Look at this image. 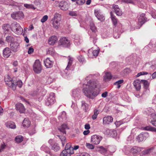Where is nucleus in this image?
<instances>
[{
    "instance_id": "9",
    "label": "nucleus",
    "mask_w": 156,
    "mask_h": 156,
    "mask_svg": "<svg viewBox=\"0 0 156 156\" xmlns=\"http://www.w3.org/2000/svg\"><path fill=\"white\" fill-rule=\"evenodd\" d=\"M11 50L14 52H17L20 48L19 44L17 42H12L10 45Z\"/></svg>"
},
{
    "instance_id": "26",
    "label": "nucleus",
    "mask_w": 156,
    "mask_h": 156,
    "mask_svg": "<svg viewBox=\"0 0 156 156\" xmlns=\"http://www.w3.org/2000/svg\"><path fill=\"white\" fill-rule=\"evenodd\" d=\"M153 150V148H150L147 150L143 151L140 153V155L144 156L150 154L152 152Z\"/></svg>"
},
{
    "instance_id": "54",
    "label": "nucleus",
    "mask_w": 156,
    "mask_h": 156,
    "mask_svg": "<svg viewBox=\"0 0 156 156\" xmlns=\"http://www.w3.org/2000/svg\"><path fill=\"white\" fill-rule=\"evenodd\" d=\"M48 19V16L47 15L44 16L41 20V22L43 23L45 22Z\"/></svg>"
},
{
    "instance_id": "22",
    "label": "nucleus",
    "mask_w": 156,
    "mask_h": 156,
    "mask_svg": "<svg viewBox=\"0 0 156 156\" xmlns=\"http://www.w3.org/2000/svg\"><path fill=\"white\" fill-rule=\"evenodd\" d=\"M57 37L56 36H53L49 39L48 43L49 44L53 45L57 42Z\"/></svg>"
},
{
    "instance_id": "10",
    "label": "nucleus",
    "mask_w": 156,
    "mask_h": 156,
    "mask_svg": "<svg viewBox=\"0 0 156 156\" xmlns=\"http://www.w3.org/2000/svg\"><path fill=\"white\" fill-rule=\"evenodd\" d=\"M24 15L21 11L14 12L11 15V17L14 19L18 20L23 18Z\"/></svg>"
},
{
    "instance_id": "51",
    "label": "nucleus",
    "mask_w": 156,
    "mask_h": 156,
    "mask_svg": "<svg viewBox=\"0 0 156 156\" xmlns=\"http://www.w3.org/2000/svg\"><path fill=\"white\" fill-rule=\"evenodd\" d=\"M147 74H148V73L147 72L143 71L138 73L136 75V77H138L141 75H147Z\"/></svg>"
},
{
    "instance_id": "25",
    "label": "nucleus",
    "mask_w": 156,
    "mask_h": 156,
    "mask_svg": "<svg viewBox=\"0 0 156 156\" xmlns=\"http://www.w3.org/2000/svg\"><path fill=\"white\" fill-rule=\"evenodd\" d=\"M110 14L111 15V18L112 23L116 27L117 24V23L118 22V20L116 18L115 16H114L112 12H110Z\"/></svg>"
},
{
    "instance_id": "2",
    "label": "nucleus",
    "mask_w": 156,
    "mask_h": 156,
    "mask_svg": "<svg viewBox=\"0 0 156 156\" xmlns=\"http://www.w3.org/2000/svg\"><path fill=\"white\" fill-rule=\"evenodd\" d=\"M71 44L70 40L66 37H61L58 41V46L59 47L69 48Z\"/></svg>"
},
{
    "instance_id": "52",
    "label": "nucleus",
    "mask_w": 156,
    "mask_h": 156,
    "mask_svg": "<svg viewBox=\"0 0 156 156\" xmlns=\"http://www.w3.org/2000/svg\"><path fill=\"white\" fill-rule=\"evenodd\" d=\"M85 1L83 0H77L76 2V3L79 5H82L83 4Z\"/></svg>"
},
{
    "instance_id": "17",
    "label": "nucleus",
    "mask_w": 156,
    "mask_h": 156,
    "mask_svg": "<svg viewBox=\"0 0 156 156\" xmlns=\"http://www.w3.org/2000/svg\"><path fill=\"white\" fill-rule=\"evenodd\" d=\"M103 120L104 124H108L113 121V119L111 116H107L104 117L103 118Z\"/></svg>"
},
{
    "instance_id": "63",
    "label": "nucleus",
    "mask_w": 156,
    "mask_h": 156,
    "mask_svg": "<svg viewBox=\"0 0 156 156\" xmlns=\"http://www.w3.org/2000/svg\"><path fill=\"white\" fill-rule=\"evenodd\" d=\"M85 128L87 129L88 130L90 128V126L89 124H86L84 126Z\"/></svg>"
},
{
    "instance_id": "6",
    "label": "nucleus",
    "mask_w": 156,
    "mask_h": 156,
    "mask_svg": "<svg viewBox=\"0 0 156 156\" xmlns=\"http://www.w3.org/2000/svg\"><path fill=\"white\" fill-rule=\"evenodd\" d=\"M42 66L39 60H36L33 66V70L36 73H40L42 70Z\"/></svg>"
},
{
    "instance_id": "56",
    "label": "nucleus",
    "mask_w": 156,
    "mask_h": 156,
    "mask_svg": "<svg viewBox=\"0 0 156 156\" xmlns=\"http://www.w3.org/2000/svg\"><path fill=\"white\" fill-rule=\"evenodd\" d=\"M34 51V49L32 47H31L29 48L28 51V53L29 54H31Z\"/></svg>"
},
{
    "instance_id": "62",
    "label": "nucleus",
    "mask_w": 156,
    "mask_h": 156,
    "mask_svg": "<svg viewBox=\"0 0 156 156\" xmlns=\"http://www.w3.org/2000/svg\"><path fill=\"white\" fill-rule=\"evenodd\" d=\"M107 94L108 92L107 91H105L102 94L101 96L103 98H105L107 96Z\"/></svg>"
},
{
    "instance_id": "57",
    "label": "nucleus",
    "mask_w": 156,
    "mask_h": 156,
    "mask_svg": "<svg viewBox=\"0 0 156 156\" xmlns=\"http://www.w3.org/2000/svg\"><path fill=\"white\" fill-rule=\"evenodd\" d=\"M98 53L99 51L98 50H94L92 52L93 55L95 56H97L98 55Z\"/></svg>"
},
{
    "instance_id": "5",
    "label": "nucleus",
    "mask_w": 156,
    "mask_h": 156,
    "mask_svg": "<svg viewBox=\"0 0 156 156\" xmlns=\"http://www.w3.org/2000/svg\"><path fill=\"white\" fill-rule=\"evenodd\" d=\"M4 80L6 84L9 87H11L13 90H15V85L14 84V80H12L9 75L5 76Z\"/></svg>"
},
{
    "instance_id": "49",
    "label": "nucleus",
    "mask_w": 156,
    "mask_h": 156,
    "mask_svg": "<svg viewBox=\"0 0 156 156\" xmlns=\"http://www.w3.org/2000/svg\"><path fill=\"white\" fill-rule=\"evenodd\" d=\"M69 14L72 16H77V12L76 11H70L69 12Z\"/></svg>"
},
{
    "instance_id": "46",
    "label": "nucleus",
    "mask_w": 156,
    "mask_h": 156,
    "mask_svg": "<svg viewBox=\"0 0 156 156\" xmlns=\"http://www.w3.org/2000/svg\"><path fill=\"white\" fill-rule=\"evenodd\" d=\"M78 59L80 62L83 63L85 62V60L83 56L80 55L78 57Z\"/></svg>"
},
{
    "instance_id": "38",
    "label": "nucleus",
    "mask_w": 156,
    "mask_h": 156,
    "mask_svg": "<svg viewBox=\"0 0 156 156\" xmlns=\"http://www.w3.org/2000/svg\"><path fill=\"white\" fill-rule=\"evenodd\" d=\"M9 26L8 24H3L2 26V29L3 32L5 34L8 33L9 30Z\"/></svg>"
},
{
    "instance_id": "31",
    "label": "nucleus",
    "mask_w": 156,
    "mask_h": 156,
    "mask_svg": "<svg viewBox=\"0 0 156 156\" xmlns=\"http://www.w3.org/2000/svg\"><path fill=\"white\" fill-rule=\"evenodd\" d=\"M60 148L58 144L54 143L51 145V149L55 151H57L60 150Z\"/></svg>"
},
{
    "instance_id": "48",
    "label": "nucleus",
    "mask_w": 156,
    "mask_h": 156,
    "mask_svg": "<svg viewBox=\"0 0 156 156\" xmlns=\"http://www.w3.org/2000/svg\"><path fill=\"white\" fill-rule=\"evenodd\" d=\"M86 146L89 149H93L94 148V146L91 144L87 143L86 144Z\"/></svg>"
},
{
    "instance_id": "36",
    "label": "nucleus",
    "mask_w": 156,
    "mask_h": 156,
    "mask_svg": "<svg viewBox=\"0 0 156 156\" xmlns=\"http://www.w3.org/2000/svg\"><path fill=\"white\" fill-rule=\"evenodd\" d=\"M144 130L156 132V128L151 126H147L143 128Z\"/></svg>"
},
{
    "instance_id": "55",
    "label": "nucleus",
    "mask_w": 156,
    "mask_h": 156,
    "mask_svg": "<svg viewBox=\"0 0 156 156\" xmlns=\"http://www.w3.org/2000/svg\"><path fill=\"white\" fill-rule=\"evenodd\" d=\"M143 81V80H141V81ZM144 87L146 88H147L149 86L147 80H144Z\"/></svg>"
},
{
    "instance_id": "19",
    "label": "nucleus",
    "mask_w": 156,
    "mask_h": 156,
    "mask_svg": "<svg viewBox=\"0 0 156 156\" xmlns=\"http://www.w3.org/2000/svg\"><path fill=\"white\" fill-rule=\"evenodd\" d=\"M41 150L48 154L50 156H52V154L50 149L45 145H43L41 148Z\"/></svg>"
},
{
    "instance_id": "1",
    "label": "nucleus",
    "mask_w": 156,
    "mask_h": 156,
    "mask_svg": "<svg viewBox=\"0 0 156 156\" xmlns=\"http://www.w3.org/2000/svg\"><path fill=\"white\" fill-rule=\"evenodd\" d=\"M83 85V92L87 97L93 99L94 97L97 96L100 91L101 85L97 80H90L87 84Z\"/></svg>"
},
{
    "instance_id": "16",
    "label": "nucleus",
    "mask_w": 156,
    "mask_h": 156,
    "mask_svg": "<svg viewBox=\"0 0 156 156\" xmlns=\"http://www.w3.org/2000/svg\"><path fill=\"white\" fill-rule=\"evenodd\" d=\"M133 85L137 91H139L141 88V81L138 79L135 80L133 82Z\"/></svg>"
},
{
    "instance_id": "45",
    "label": "nucleus",
    "mask_w": 156,
    "mask_h": 156,
    "mask_svg": "<svg viewBox=\"0 0 156 156\" xmlns=\"http://www.w3.org/2000/svg\"><path fill=\"white\" fill-rule=\"evenodd\" d=\"M24 6L27 8L32 9L34 10L35 9V8L32 4H24Z\"/></svg>"
},
{
    "instance_id": "8",
    "label": "nucleus",
    "mask_w": 156,
    "mask_h": 156,
    "mask_svg": "<svg viewBox=\"0 0 156 156\" xmlns=\"http://www.w3.org/2000/svg\"><path fill=\"white\" fill-rule=\"evenodd\" d=\"M102 139V137L98 135H95L91 137V142L94 144H98Z\"/></svg>"
},
{
    "instance_id": "3",
    "label": "nucleus",
    "mask_w": 156,
    "mask_h": 156,
    "mask_svg": "<svg viewBox=\"0 0 156 156\" xmlns=\"http://www.w3.org/2000/svg\"><path fill=\"white\" fill-rule=\"evenodd\" d=\"M12 30L16 34H21L23 33V29L19 24L16 22H14L11 25Z\"/></svg>"
},
{
    "instance_id": "37",
    "label": "nucleus",
    "mask_w": 156,
    "mask_h": 156,
    "mask_svg": "<svg viewBox=\"0 0 156 156\" xmlns=\"http://www.w3.org/2000/svg\"><path fill=\"white\" fill-rule=\"evenodd\" d=\"M80 91L79 90H74L73 91L72 95L75 98H78L80 95Z\"/></svg>"
},
{
    "instance_id": "11",
    "label": "nucleus",
    "mask_w": 156,
    "mask_h": 156,
    "mask_svg": "<svg viewBox=\"0 0 156 156\" xmlns=\"http://www.w3.org/2000/svg\"><path fill=\"white\" fill-rule=\"evenodd\" d=\"M60 15L58 13H55L54 16V20L53 22V26L56 29L58 28L59 26L60 20L57 19V18L60 17Z\"/></svg>"
},
{
    "instance_id": "64",
    "label": "nucleus",
    "mask_w": 156,
    "mask_h": 156,
    "mask_svg": "<svg viewBox=\"0 0 156 156\" xmlns=\"http://www.w3.org/2000/svg\"><path fill=\"white\" fill-rule=\"evenodd\" d=\"M152 16L153 18H156V11L152 13Z\"/></svg>"
},
{
    "instance_id": "14",
    "label": "nucleus",
    "mask_w": 156,
    "mask_h": 156,
    "mask_svg": "<svg viewBox=\"0 0 156 156\" xmlns=\"http://www.w3.org/2000/svg\"><path fill=\"white\" fill-rule=\"evenodd\" d=\"M16 110L21 113H23L25 112V109L23 105L21 103L17 104L16 105Z\"/></svg>"
},
{
    "instance_id": "28",
    "label": "nucleus",
    "mask_w": 156,
    "mask_h": 156,
    "mask_svg": "<svg viewBox=\"0 0 156 156\" xmlns=\"http://www.w3.org/2000/svg\"><path fill=\"white\" fill-rule=\"evenodd\" d=\"M74 152L72 153L69 150L67 151L63 150L60 154V156H71V154H73Z\"/></svg>"
},
{
    "instance_id": "12",
    "label": "nucleus",
    "mask_w": 156,
    "mask_h": 156,
    "mask_svg": "<svg viewBox=\"0 0 156 156\" xmlns=\"http://www.w3.org/2000/svg\"><path fill=\"white\" fill-rule=\"evenodd\" d=\"M145 15L144 13L140 14L138 17V24L141 27L146 21L147 18L145 16Z\"/></svg>"
},
{
    "instance_id": "24",
    "label": "nucleus",
    "mask_w": 156,
    "mask_h": 156,
    "mask_svg": "<svg viewBox=\"0 0 156 156\" xmlns=\"http://www.w3.org/2000/svg\"><path fill=\"white\" fill-rule=\"evenodd\" d=\"M99 11L98 9H95L94 10V12L95 16L97 17V19L101 21L104 20L105 18L102 14H101L99 16L98 15V14L99 13Z\"/></svg>"
},
{
    "instance_id": "23",
    "label": "nucleus",
    "mask_w": 156,
    "mask_h": 156,
    "mask_svg": "<svg viewBox=\"0 0 156 156\" xmlns=\"http://www.w3.org/2000/svg\"><path fill=\"white\" fill-rule=\"evenodd\" d=\"M141 148L137 147H134L130 149V152L134 155L139 153L141 151Z\"/></svg>"
},
{
    "instance_id": "43",
    "label": "nucleus",
    "mask_w": 156,
    "mask_h": 156,
    "mask_svg": "<svg viewBox=\"0 0 156 156\" xmlns=\"http://www.w3.org/2000/svg\"><path fill=\"white\" fill-rule=\"evenodd\" d=\"M112 77V76L110 73L107 72L105 73V75L104 76V79H108V80H111Z\"/></svg>"
},
{
    "instance_id": "58",
    "label": "nucleus",
    "mask_w": 156,
    "mask_h": 156,
    "mask_svg": "<svg viewBox=\"0 0 156 156\" xmlns=\"http://www.w3.org/2000/svg\"><path fill=\"white\" fill-rule=\"evenodd\" d=\"M58 136L61 140V141H65L66 140V137L64 136L58 135Z\"/></svg>"
},
{
    "instance_id": "44",
    "label": "nucleus",
    "mask_w": 156,
    "mask_h": 156,
    "mask_svg": "<svg viewBox=\"0 0 156 156\" xmlns=\"http://www.w3.org/2000/svg\"><path fill=\"white\" fill-rule=\"evenodd\" d=\"M6 41L8 42H12L14 41L13 37L11 36H8L6 37Z\"/></svg>"
},
{
    "instance_id": "32",
    "label": "nucleus",
    "mask_w": 156,
    "mask_h": 156,
    "mask_svg": "<svg viewBox=\"0 0 156 156\" xmlns=\"http://www.w3.org/2000/svg\"><path fill=\"white\" fill-rule=\"evenodd\" d=\"M68 58L69 62H68V65L66 69L67 70L70 69V68L71 66L73 63V58L70 56H69Z\"/></svg>"
},
{
    "instance_id": "4",
    "label": "nucleus",
    "mask_w": 156,
    "mask_h": 156,
    "mask_svg": "<svg viewBox=\"0 0 156 156\" xmlns=\"http://www.w3.org/2000/svg\"><path fill=\"white\" fill-rule=\"evenodd\" d=\"M90 30L92 32V34H91L90 37L93 39V43L94 44L96 42L97 38L96 37L97 35L96 34L97 32V30L96 27L95 26L94 24L92 21H91L90 23Z\"/></svg>"
},
{
    "instance_id": "7",
    "label": "nucleus",
    "mask_w": 156,
    "mask_h": 156,
    "mask_svg": "<svg viewBox=\"0 0 156 156\" xmlns=\"http://www.w3.org/2000/svg\"><path fill=\"white\" fill-rule=\"evenodd\" d=\"M55 93H51L50 94L49 96L46 101L45 103L46 105L49 106L50 105L53 104L55 101Z\"/></svg>"
},
{
    "instance_id": "47",
    "label": "nucleus",
    "mask_w": 156,
    "mask_h": 156,
    "mask_svg": "<svg viewBox=\"0 0 156 156\" xmlns=\"http://www.w3.org/2000/svg\"><path fill=\"white\" fill-rule=\"evenodd\" d=\"M54 49L52 48H49L48 51L47 52V54H50L51 55H53L54 53Z\"/></svg>"
},
{
    "instance_id": "42",
    "label": "nucleus",
    "mask_w": 156,
    "mask_h": 156,
    "mask_svg": "<svg viewBox=\"0 0 156 156\" xmlns=\"http://www.w3.org/2000/svg\"><path fill=\"white\" fill-rule=\"evenodd\" d=\"M16 141L17 143H20L23 140V137L21 136H18L15 138Z\"/></svg>"
},
{
    "instance_id": "35",
    "label": "nucleus",
    "mask_w": 156,
    "mask_h": 156,
    "mask_svg": "<svg viewBox=\"0 0 156 156\" xmlns=\"http://www.w3.org/2000/svg\"><path fill=\"white\" fill-rule=\"evenodd\" d=\"M69 150L70 151H71L72 153L74 152L73 148L71 146V144L68 143L66 144L65 147V149L64 150L67 151Z\"/></svg>"
},
{
    "instance_id": "39",
    "label": "nucleus",
    "mask_w": 156,
    "mask_h": 156,
    "mask_svg": "<svg viewBox=\"0 0 156 156\" xmlns=\"http://www.w3.org/2000/svg\"><path fill=\"white\" fill-rule=\"evenodd\" d=\"M14 84L15 85V90L16 89V87L18 86L19 87H21L22 86L23 83L21 80H18L17 81L14 80Z\"/></svg>"
},
{
    "instance_id": "20",
    "label": "nucleus",
    "mask_w": 156,
    "mask_h": 156,
    "mask_svg": "<svg viewBox=\"0 0 156 156\" xmlns=\"http://www.w3.org/2000/svg\"><path fill=\"white\" fill-rule=\"evenodd\" d=\"M11 51L9 48H6L3 50V56L5 58H8L11 54Z\"/></svg>"
},
{
    "instance_id": "34",
    "label": "nucleus",
    "mask_w": 156,
    "mask_h": 156,
    "mask_svg": "<svg viewBox=\"0 0 156 156\" xmlns=\"http://www.w3.org/2000/svg\"><path fill=\"white\" fill-rule=\"evenodd\" d=\"M68 129L67 126L66 124L62 125L60 127L58 128V129L63 133H66V129Z\"/></svg>"
},
{
    "instance_id": "27",
    "label": "nucleus",
    "mask_w": 156,
    "mask_h": 156,
    "mask_svg": "<svg viewBox=\"0 0 156 156\" xmlns=\"http://www.w3.org/2000/svg\"><path fill=\"white\" fill-rule=\"evenodd\" d=\"M81 108L85 112H87L89 109V105L85 101H81Z\"/></svg>"
},
{
    "instance_id": "13",
    "label": "nucleus",
    "mask_w": 156,
    "mask_h": 156,
    "mask_svg": "<svg viewBox=\"0 0 156 156\" xmlns=\"http://www.w3.org/2000/svg\"><path fill=\"white\" fill-rule=\"evenodd\" d=\"M148 136L149 134L147 132H143L140 134L136 138L138 142H140L145 140Z\"/></svg>"
},
{
    "instance_id": "61",
    "label": "nucleus",
    "mask_w": 156,
    "mask_h": 156,
    "mask_svg": "<svg viewBox=\"0 0 156 156\" xmlns=\"http://www.w3.org/2000/svg\"><path fill=\"white\" fill-rule=\"evenodd\" d=\"M0 3L2 4L4 3L7 4L8 3V0H0Z\"/></svg>"
},
{
    "instance_id": "15",
    "label": "nucleus",
    "mask_w": 156,
    "mask_h": 156,
    "mask_svg": "<svg viewBox=\"0 0 156 156\" xmlns=\"http://www.w3.org/2000/svg\"><path fill=\"white\" fill-rule=\"evenodd\" d=\"M44 62L45 66L47 68H51L52 67L53 62L50 60L49 58H47Z\"/></svg>"
},
{
    "instance_id": "18",
    "label": "nucleus",
    "mask_w": 156,
    "mask_h": 156,
    "mask_svg": "<svg viewBox=\"0 0 156 156\" xmlns=\"http://www.w3.org/2000/svg\"><path fill=\"white\" fill-rule=\"evenodd\" d=\"M112 8L115 10V13L117 16H121L122 15V12L121 10L119 8L118 5H113Z\"/></svg>"
},
{
    "instance_id": "50",
    "label": "nucleus",
    "mask_w": 156,
    "mask_h": 156,
    "mask_svg": "<svg viewBox=\"0 0 156 156\" xmlns=\"http://www.w3.org/2000/svg\"><path fill=\"white\" fill-rule=\"evenodd\" d=\"M99 151L101 153L103 154L107 151V150L103 147L101 146L100 147Z\"/></svg>"
},
{
    "instance_id": "53",
    "label": "nucleus",
    "mask_w": 156,
    "mask_h": 156,
    "mask_svg": "<svg viewBox=\"0 0 156 156\" xmlns=\"http://www.w3.org/2000/svg\"><path fill=\"white\" fill-rule=\"evenodd\" d=\"M122 2L125 3H130L134 4L133 1V0H122Z\"/></svg>"
},
{
    "instance_id": "59",
    "label": "nucleus",
    "mask_w": 156,
    "mask_h": 156,
    "mask_svg": "<svg viewBox=\"0 0 156 156\" xmlns=\"http://www.w3.org/2000/svg\"><path fill=\"white\" fill-rule=\"evenodd\" d=\"M66 113L65 112H63L62 113V115H61V116H59L58 117V119L59 120H60L61 119H63V117H65L66 116Z\"/></svg>"
},
{
    "instance_id": "41",
    "label": "nucleus",
    "mask_w": 156,
    "mask_h": 156,
    "mask_svg": "<svg viewBox=\"0 0 156 156\" xmlns=\"http://www.w3.org/2000/svg\"><path fill=\"white\" fill-rule=\"evenodd\" d=\"M123 82L124 80H120L115 83L114 85H117V88L119 89L121 86L120 84L122 83Z\"/></svg>"
},
{
    "instance_id": "30",
    "label": "nucleus",
    "mask_w": 156,
    "mask_h": 156,
    "mask_svg": "<svg viewBox=\"0 0 156 156\" xmlns=\"http://www.w3.org/2000/svg\"><path fill=\"white\" fill-rule=\"evenodd\" d=\"M57 4H59V7L62 10H66L67 9V8L66 6L64 5V3L63 2H61L59 3L58 2L56 1L55 2Z\"/></svg>"
},
{
    "instance_id": "33",
    "label": "nucleus",
    "mask_w": 156,
    "mask_h": 156,
    "mask_svg": "<svg viewBox=\"0 0 156 156\" xmlns=\"http://www.w3.org/2000/svg\"><path fill=\"white\" fill-rule=\"evenodd\" d=\"M153 120H151V123L154 126H156V115L154 113L150 114Z\"/></svg>"
},
{
    "instance_id": "21",
    "label": "nucleus",
    "mask_w": 156,
    "mask_h": 156,
    "mask_svg": "<svg viewBox=\"0 0 156 156\" xmlns=\"http://www.w3.org/2000/svg\"><path fill=\"white\" fill-rule=\"evenodd\" d=\"M5 126L9 128L15 129L16 127L15 123L12 121L7 122L5 123Z\"/></svg>"
},
{
    "instance_id": "60",
    "label": "nucleus",
    "mask_w": 156,
    "mask_h": 156,
    "mask_svg": "<svg viewBox=\"0 0 156 156\" xmlns=\"http://www.w3.org/2000/svg\"><path fill=\"white\" fill-rule=\"evenodd\" d=\"M129 149L127 146H125L123 149L122 151L126 154H127V152H126V151H128Z\"/></svg>"
},
{
    "instance_id": "29",
    "label": "nucleus",
    "mask_w": 156,
    "mask_h": 156,
    "mask_svg": "<svg viewBox=\"0 0 156 156\" xmlns=\"http://www.w3.org/2000/svg\"><path fill=\"white\" fill-rule=\"evenodd\" d=\"M30 122L28 118H25L23 122V126L25 128L29 127L30 125Z\"/></svg>"
},
{
    "instance_id": "40",
    "label": "nucleus",
    "mask_w": 156,
    "mask_h": 156,
    "mask_svg": "<svg viewBox=\"0 0 156 156\" xmlns=\"http://www.w3.org/2000/svg\"><path fill=\"white\" fill-rule=\"evenodd\" d=\"M94 114L92 115V118L93 120H95L97 118L98 115L99 113V111L95 109L94 110Z\"/></svg>"
}]
</instances>
